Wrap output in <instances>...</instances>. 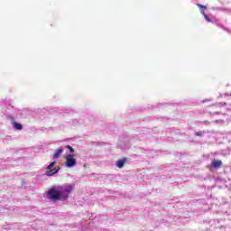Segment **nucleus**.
Here are the masks:
<instances>
[{"label": "nucleus", "mask_w": 231, "mask_h": 231, "mask_svg": "<svg viewBox=\"0 0 231 231\" xmlns=\"http://www.w3.org/2000/svg\"><path fill=\"white\" fill-rule=\"evenodd\" d=\"M63 150L59 148L56 152L53 154V160L54 162H52L49 166H47V171H46V176H54V174H57L59 172V171H60V167H57L54 168L55 165L57 164V158H60V156L62 155ZM54 168V169H53Z\"/></svg>", "instance_id": "obj_1"}, {"label": "nucleus", "mask_w": 231, "mask_h": 231, "mask_svg": "<svg viewBox=\"0 0 231 231\" xmlns=\"http://www.w3.org/2000/svg\"><path fill=\"white\" fill-rule=\"evenodd\" d=\"M73 189H75V185L73 184H65L60 187V190L61 191V196L63 199H68V197L71 192H73Z\"/></svg>", "instance_id": "obj_2"}, {"label": "nucleus", "mask_w": 231, "mask_h": 231, "mask_svg": "<svg viewBox=\"0 0 231 231\" xmlns=\"http://www.w3.org/2000/svg\"><path fill=\"white\" fill-rule=\"evenodd\" d=\"M49 196L50 199H52V201H59V199H64V197H62V192L60 191V188L51 189L49 190Z\"/></svg>", "instance_id": "obj_3"}, {"label": "nucleus", "mask_w": 231, "mask_h": 231, "mask_svg": "<svg viewBox=\"0 0 231 231\" xmlns=\"http://www.w3.org/2000/svg\"><path fill=\"white\" fill-rule=\"evenodd\" d=\"M66 167L71 168L75 167L77 165V159L73 157L71 154H68L66 156V162H65Z\"/></svg>", "instance_id": "obj_4"}, {"label": "nucleus", "mask_w": 231, "mask_h": 231, "mask_svg": "<svg viewBox=\"0 0 231 231\" xmlns=\"http://www.w3.org/2000/svg\"><path fill=\"white\" fill-rule=\"evenodd\" d=\"M10 120L14 129H16V131H21L23 129V125L16 123L14 117L11 116Z\"/></svg>", "instance_id": "obj_5"}, {"label": "nucleus", "mask_w": 231, "mask_h": 231, "mask_svg": "<svg viewBox=\"0 0 231 231\" xmlns=\"http://www.w3.org/2000/svg\"><path fill=\"white\" fill-rule=\"evenodd\" d=\"M222 165H223V162L221 160L213 159V161L211 162V166L214 169H219V167H221Z\"/></svg>", "instance_id": "obj_6"}, {"label": "nucleus", "mask_w": 231, "mask_h": 231, "mask_svg": "<svg viewBox=\"0 0 231 231\" xmlns=\"http://www.w3.org/2000/svg\"><path fill=\"white\" fill-rule=\"evenodd\" d=\"M127 162V159H122V160H118L116 162V167H118V169H122V167H124V165H125V162Z\"/></svg>", "instance_id": "obj_7"}, {"label": "nucleus", "mask_w": 231, "mask_h": 231, "mask_svg": "<svg viewBox=\"0 0 231 231\" xmlns=\"http://www.w3.org/2000/svg\"><path fill=\"white\" fill-rule=\"evenodd\" d=\"M202 15H204V18L206 19V21H208V23H212V20L208 18V15H207L205 12L202 13Z\"/></svg>", "instance_id": "obj_8"}, {"label": "nucleus", "mask_w": 231, "mask_h": 231, "mask_svg": "<svg viewBox=\"0 0 231 231\" xmlns=\"http://www.w3.org/2000/svg\"><path fill=\"white\" fill-rule=\"evenodd\" d=\"M66 148L69 149L70 152H75V150L70 145H66Z\"/></svg>", "instance_id": "obj_9"}, {"label": "nucleus", "mask_w": 231, "mask_h": 231, "mask_svg": "<svg viewBox=\"0 0 231 231\" xmlns=\"http://www.w3.org/2000/svg\"><path fill=\"white\" fill-rule=\"evenodd\" d=\"M198 8H202L203 10H207V6L201 5V4H197Z\"/></svg>", "instance_id": "obj_10"}]
</instances>
